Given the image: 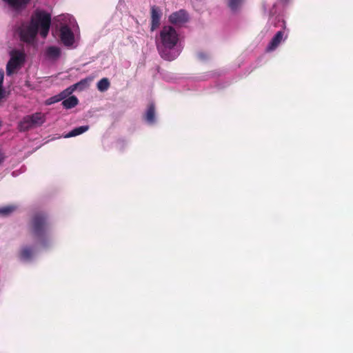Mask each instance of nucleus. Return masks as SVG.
Returning a JSON list of instances; mask_svg holds the SVG:
<instances>
[{
  "label": "nucleus",
  "mask_w": 353,
  "mask_h": 353,
  "mask_svg": "<svg viewBox=\"0 0 353 353\" xmlns=\"http://www.w3.org/2000/svg\"><path fill=\"white\" fill-rule=\"evenodd\" d=\"M145 119L150 124H153L155 122V105L153 103L148 105Z\"/></svg>",
  "instance_id": "obj_11"
},
{
  "label": "nucleus",
  "mask_w": 353,
  "mask_h": 353,
  "mask_svg": "<svg viewBox=\"0 0 353 353\" xmlns=\"http://www.w3.org/2000/svg\"><path fill=\"white\" fill-rule=\"evenodd\" d=\"M3 79H4V72L3 70H0V87H3Z\"/></svg>",
  "instance_id": "obj_21"
},
{
  "label": "nucleus",
  "mask_w": 353,
  "mask_h": 353,
  "mask_svg": "<svg viewBox=\"0 0 353 353\" xmlns=\"http://www.w3.org/2000/svg\"><path fill=\"white\" fill-rule=\"evenodd\" d=\"M188 20L187 12L184 10H180L172 13L169 16V21L174 25H181Z\"/></svg>",
  "instance_id": "obj_9"
},
{
  "label": "nucleus",
  "mask_w": 353,
  "mask_h": 353,
  "mask_svg": "<svg viewBox=\"0 0 353 353\" xmlns=\"http://www.w3.org/2000/svg\"><path fill=\"white\" fill-rule=\"evenodd\" d=\"M241 0H228V6L232 10H236L241 6Z\"/></svg>",
  "instance_id": "obj_19"
},
{
  "label": "nucleus",
  "mask_w": 353,
  "mask_h": 353,
  "mask_svg": "<svg viewBox=\"0 0 353 353\" xmlns=\"http://www.w3.org/2000/svg\"><path fill=\"white\" fill-rule=\"evenodd\" d=\"M92 81V77H88L84 79L81 80L79 82L72 85L65 90L61 92L57 96H54L51 98H50L48 101V104H52L56 102H59L63 99H65L68 94H70L72 92H74L75 90H77L78 88H80V89H83L85 86L88 85V83Z\"/></svg>",
  "instance_id": "obj_5"
},
{
  "label": "nucleus",
  "mask_w": 353,
  "mask_h": 353,
  "mask_svg": "<svg viewBox=\"0 0 353 353\" xmlns=\"http://www.w3.org/2000/svg\"><path fill=\"white\" fill-rule=\"evenodd\" d=\"M51 24V16L44 11H36L31 17L30 23L23 26L19 31L22 41L31 43L34 41L39 29L40 35L46 38L48 34Z\"/></svg>",
  "instance_id": "obj_1"
},
{
  "label": "nucleus",
  "mask_w": 353,
  "mask_h": 353,
  "mask_svg": "<svg viewBox=\"0 0 353 353\" xmlns=\"http://www.w3.org/2000/svg\"><path fill=\"white\" fill-rule=\"evenodd\" d=\"M48 229L49 223L46 214L38 212L33 215L30 223V232L34 239L44 242L48 236Z\"/></svg>",
  "instance_id": "obj_3"
},
{
  "label": "nucleus",
  "mask_w": 353,
  "mask_h": 353,
  "mask_svg": "<svg viewBox=\"0 0 353 353\" xmlns=\"http://www.w3.org/2000/svg\"><path fill=\"white\" fill-rule=\"evenodd\" d=\"M151 14V31L155 30L160 26L162 13L160 8L157 6H152L150 8Z\"/></svg>",
  "instance_id": "obj_8"
},
{
  "label": "nucleus",
  "mask_w": 353,
  "mask_h": 353,
  "mask_svg": "<svg viewBox=\"0 0 353 353\" xmlns=\"http://www.w3.org/2000/svg\"><path fill=\"white\" fill-rule=\"evenodd\" d=\"M46 53L48 58L57 59L60 57L61 50L57 46H50L46 49Z\"/></svg>",
  "instance_id": "obj_15"
},
{
  "label": "nucleus",
  "mask_w": 353,
  "mask_h": 353,
  "mask_svg": "<svg viewBox=\"0 0 353 353\" xmlns=\"http://www.w3.org/2000/svg\"><path fill=\"white\" fill-rule=\"evenodd\" d=\"M60 39L62 43L66 46H70L73 44L74 41V34L68 26L61 27Z\"/></svg>",
  "instance_id": "obj_7"
},
{
  "label": "nucleus",
  "mask_w": 353,
  "mask_h": 353,
  "mask_svg": "<svg viewBox=\"0 0 353 353\" xmlns=\"http://www.w3.org/2000/svg\"><path fill=\"white\" fill-rule=\"evenodd\" d=\"M4 160V157L2 154L0 153V165L1 164V163Z\"/></svg>",
  "instance_id": "obj_23"
},
{
  "label": "nucleus",
  "mask_w": 353,
  "mask_h": 353,
  "mask_svg": "<svg viewBox=\"0 0 353 353\" xmlns=\"http://www.w3.org/2000/svg\"><path fill=\"white\" fill-rule=\"evenodd\" d=\"M110 86V82L108 78H103L97 83V89L101 92L108 90Z\"/></svg>",
  "instance_id": "obj_18"
},
{
  "label": "nucleus",
  "mask_w": 353,
  "mask_h": 353,
  "mask_svg": "<svg viewBox=\"0 0 353 353\" xmlns=\"http://www.w3.org/2000/svg\"><path fill=\"white\" fill-rule=\"evenodd\" d=\"M284 32L283 31H279L276 32V34L274 36V37L272 39L270 42L269 43L266 51L267 52H271L274 50L281 43L283 39Z\"/></svg>",
  "instance_id": "obj_10"
},
{
  "label": "nucleus",
  "mask_w": 353,
  "mask_h": 353,
  "mask_svg": "<svg viewBox=\"0 0 353 353\" xmlns=\"http://www.w3.org/2000/svg\"><path fill=\"white\" fill-rule=\"evenodd\" d=\"M197 57L199 59L201 60H206L208 59V54H206L205 52H199L197 54Z\"/></svg>",
  "instance_id": "obj_20"
},
{
  "label": "nucleus",
  "mask_w": 353,
  "mask_h": 353,
  "mask_svg": "<svg viewBox=\"0 0 353 353\" xmlns=\"http://www.w3.org/2000/svg\"><path fill=\"white\" fill-rule=\"evenodd\" d=\"M17 210L14 205H8L0 207V216L6 217L10 216Z\"/></svg>",
  "instance_id": "obj_17"
},
{
  "label": "nucleus",
  "mask_w": 353,
  "mask_h": 353,
  "mask_svg": "<svg viewBox=\"0 0 353 353\" xmlns=\"http://www.w3.org/2000/svg\"><path fill=\"white\" fill-rule=\"evenodd\" d=\"M89 129L88 125H82L77 128H74L70 132H69L67 134L64 136L65 138H70L78 136L79 134H81L86 131H88Z\"/></svg>",
  "instance_id": "obj_14"
},
{
  "label": "nucleus",
  "mask_w": 353,
  "mask_h": 353,
  "mask_svg": "<svg viewBox=\"0 0 353 353\" xmlns=\"http://www.w3.org/2000/svg\"><path fill=\"white\" fill-rule=\"evenodd\" d=\"M79 100L77 97L71 96L62 101V105L65 109H70L78 104Z\"/></svg>",
  "instance_id": "obj_16"
},
{
  "label": "nucleus",
  "mask_w": 353,
  "mask_h": 353,
  "mask_svg": "<svg viewBox=\"0 0 353 353\" xmlns=\"http://www.w3.org/2000/svg\"><path fill=\"white\" fill-rule=\"evenodd\" d=\"M159 42L157 43V50L162 59L173 61L179 55V50L175 46L179 41V35L176 30L170 26L163 27L159 34Z\"/></svg>",
  "instance_id": "obj_2"
},
{
  "label": "nucleus",
  "mask_w": 353,
  "mask_h": 353,
  "mask_svg": "<svg viewBox=\"0 0 353 353\" xmlns=\"http://www.w3.org/2000/svg\"><path fill=\"white\" fill-rule=\"evenodd\" d=\"M5 90L3 87H0V100L4 97Z\"/></svg>",
  "instance_id": "obj_22"
},
{
  "label": "nucleus",
  "mask_w": 353,
  "mask_h": 353,
  "mask_svg": "<svg viewBox=\"0 0 353 353\" xmlns=\"http://www.w3.org/2000/svg\"><path fill=\"white\" fill-rule=\"evenodd\" d=\"M34 254V250L32 247H23L19 252V257L24 261H29L32 259Z\"/></svg>",
  "instance_id": "obj_12"
},
{
  "label": "nucleus",
  "mask_w": 353,
  "mask_h": 353,
  "mask_svg": "<svg viewBox=\"0 0 353 353\" xmlns=\"http://www.w3.org/2000/svg\"><path fill=\"white\" fill-rule=\"evenodd\" d=\"M46 121V117L42 112H36L27 115L19 123L18 128L21 132H26L30 129L41 125Z\"/></svg>",
  "instance_id": "obj_4"
},
{
  "label": "nucleus",
  "mask_w": 353,
  "mask_h": 353,
  "mask_svg": "<svg viewBox=\"0 0 353 353\" xmlns=\"http://www.w3.org/2000/svg\"><path fill=\"white\" fill-rule=\"evenodd\" d=\"M15 10L24 8L30 0H4Z\"/></svg>",
  "instance_id": "obj_13"
},
{
  "label": "nucleus",
  "mask_w": 353,
  "mask_h": 353,
  "mask_svg": "<svg viewBox=\"0 0 353 353\" xmlns=\"http://www.w3.org/2000/svg\"><path fill=\"white\" fill-rule=\"evenodd\" d=\"M11 57L6 65V74L8 76L12 75L16 69L19 68L25 61V54L19 50L11 52Z\"/></svg>",
  "instance_id": "obj_6"
}]
</instances>
